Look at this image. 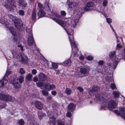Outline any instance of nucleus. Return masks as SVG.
Masks as SVG:
<instances>
[{"label":"nucleus","instance_id":"obj_45","mask_svg":"<svg viewBox=\"0 0 125 125\" xmlns=\"http://www.w3.org/2000/svg\"><path fill=\"white\" fill-rule=\"evenodd\" d=\"M77 89L81 92H82L83 91V89L81 87L78 86L77 87Z\"/></svg>","mask_w":125,"mask_h":125},{"label":"nucleus","instance_id":"obj_16","mask_svg":"<svg viewBox=\"0 0 125 125\" xmlns=\"http://www.w3.org/2000/svg\"><path fill=\"white\" fill-rule=\"evenodd\" d=\"M18 3L20 5L23 7H26L27 4L25 0H19Z\"/></svg>","mask_w":125,"mask_h":125},{"label":"nucleus","instance_id":"obj_27","mask_svg":"<svg viewBox=\"0 0 125 125\" xmlns=\"http://www.w3.org/2000/svg\"><path fill=\"white\" fill-rule=\"evenodd\" d=\"M94 5V4L93 2H90L87 3L86 6L90 8V7H93Z\"/></svg>","mask_w":125,"mask_h":125},{"label":"nucleus","instance_id":"obj_26","mask_svg":"<svg viewBox=\"0 0 125 125\" xmlns=\"http://www.w3.org/2000/svg\"><path fill=\"white\" fill-rule=\"evenodd\" d=\"M26 118L28 121L31 122V121L33 119V118L31 115H28L27 116Z\"/></svg>","mask_w":125,"mask_h":125},{"label":"nucleus","instance_id":"obj_12","mask_svg":"<svg viewBox=\"0 0 125 125\" xmlns=\"http://www.w3.org/2000/svg\"><path fill=\"white\" fill-rule=\"evenodd\" d=\"M38 77L39 80L42 81H44L47 79V76L45 74L40 73Z\"/></svg>","mask_w":125,"mask_h":125},{"label":"nucleus","instance_id":"obj_10","mask_svg":"<svg viewBox=\"0 0 125 125\" xmlns=\"http://www.w3.org/2000/svg\"><path fill=\"white\" fill-rule=\"evenodd\" d=\"M67 2L69 7L70 9L71 10H73L78 4V2H70V1L68 0L67 1Z\"/></svg>","mask_w":125,"mask_h":125},{"label":"nucleus","instance_id":"obj_55","mask_svg":"<svg viewBox=\"0 0 125 125\" xmlns=\"http://www.w3.org/2000/svg\"><path fill=\"white\" fill-rule=\"evenodd\" d=\"M37 72V71L35 69L33 70L32 71V73L33 74H35Z\"/></svg>","mask_w":125,"mask_h":125},{"label":"nucleus","instance_id":"obj_22","mask_svg":"<svg viewBox=\"0 0 125 125\" xmlns=\"http://www.w3.org/2000/svg\"><path fill=\"white\" fill-rule=\"evenodd\" d=\"M71 64V61L70 59H68V60L65 61L63 63V65L65 66H69Z\"/></svg>","mask_w":125,"mask_h":125},{"label":"nucleus","instance_id":"obj_43","mask_svg":"<svg viewBox=\"0 0 125 125\" xmlns=\"http://www.w3.org/2000/svg\"><path fill=\"white\" fill-rule=\"evenodd\" d=\"M106 19L107 22L109 24L112 21V19L110 18H106Z\"/></svg>","mask_w":125,"mask_h":125},{"label":"nucleus","instance_id":"obj_38","mask_svg":"<svg viewBox=\"0 0 125 125\" xmlns=\"http://www.w3.org/2000/svg\"><path fill=\"white\" fill-rule=\"evenodd\" d=\"M42 94L44 95H47L48 94V93L45 90H43L42 91Z\"/></svg>","mask_w":125,"mask_h":125},{"label":"nucleus","instance_id":"obj_44","mask_svg":"<svg viewBox=\"0 0 125 125\" xmlns=\"http://www.w3.org/2000/svg\"><path fill=\"white\" fill-rule=\"evenodd\" d=\"M121 55L123 56H124L125 55V49H124L121 51ZM124 60L125 61V58H123Z\"/></svg>","mask_w":125,"mask_h":125},{"label":"nucleus","instance_id":"obj_3","mask_svg":"<svg viewBox=\"0 0 125 125\" xmlns=\"http://www.w3.org/2000/svg\"><path fill=\"white\" fill-rule=\"evenodd\" d=\"M24 78V77L23 76H21L19 78H16L15 79H14L12 82V84L16 91H18V89L21 86L19 83H21L23 81Z\"/></svg>","mask_w":125,"mask_h":125},{"label":"nucleus","instance_id":"obj_23","mask_svg":"<svg viewBox=\"0 0 125 125\" xmlns=\"http://www.w3.org/2000/svg\"><path fill=\"white\" fill-rule=\"evenodd\" d=\"M50 85L49 83H46L44 84V87L45 88V90L48 91H50Z\"/></svg>","mask_w":125,"mask_h":125},{"label":"nucleus","instance_id":"obj_40","mask_svg":"<svg viewBox=\"0 0 125 125\" xmlns=\"http://www.w3.org/2000/svg\"><path fill=\"white\" fill-rule=\"evenodd\" d=\"M19 13L20 15L23 16L24 15V11L22 10H20L19 11Z\"/></svg>","mask_w":125,"mask_h":125},{"label":"nucleus","instance_id":"obj_24","mask_svg":"<svg viewBox=\"0 0 125 125\" xmlns=\"http://www.w3.org/2000/svg\"><path fill=\"white\" fill-rule=\"evenodd\" d=\"M32 76V75L31 73H29L26 76V79L29 81H31V80Z\"/></svg>","mask_w":125,"mask_h":125},{"label":"nucleus","instance_id":"obj_46","mask_svg":"<svg viewBox=\"0 0 125 125\" xmlns=\"http://www.w3.org/2000/svg\"><path fill=\"white\" fill-rule=\"evenodd\" d=\"M53 16H55L57 18H59L60 17V16L57 13H52Z\"/></svg>","mask_w":125,"mask_h":125},{"label":"nucleus","instance_id":"obj_58","mask_svg":"<svg viewBox=\"0 0 125 125\" xmlns=\"http://www.w3.org/2000/svg\"><path fill=\"white\" fill-rule=\"evenodd\" d=\"M108 82H112L113 81V80L111 77H109L108 78Z\"/></svg>","mask_w":125,"mask_h":125},{"label":"nucleus","instance_id":"obj_15","mask_svg":"<svg viewBox=\"0 0 125 125\" xmlns=\"http://www.w3.org/2000/svg\"><path fill=\"white\" fill-rule=\"evenodd\" d=\"M14 24L16 27L17 28L18 30L19 31L22 30V23L15 22Z\"/></svg>","mask_w":125,"mask_h":125},{"label":"nucleus","instance_id":"obj_29","mask_svg":"<svg viewBox=\"0 0 125 125\" xmlns=\"http://www.w3.org/2000/svg\"><path fill=\"white\" fill-rule=\"evenodd\" d=\"M71 93V89L68 88H67L65 90V93L68 95H70Z\"/></svg>","mask_w":125,"mask_h":125},{"label":"nucleus","instance_id":"obj_8","mask_svg":"<svg viewBox=\"0 0 125 125\" xmlns=\"http://www.w3.org/2000/svg\"><path fill=\"white\" fill-rule=\"evenodd\" d=\"M12 100L11 97L9 95L0 93V100L5 102L11 101Z\"/></svg>","mask_w":125,"mask_h":125},{"label":"nucleus","instance_id":"obj_47","mask_svg":"<svg viewBox=\"0 0 125 125\" xmlns=\"http://www.w3.org/2000/svg\"><path fill=\"white\" fill-rule=\"evenodd\" d=\"M61 13L62 16H65L66 14L65 11L63 10H62L61 11Z\"/></svg>","mask_w":125,"mask_h":125},{"label":"nucleus","instance_id":"obj_64","mask_svg":"<svg viewBox=\"0 0 125 125\" xmlns=\"http://www.w3.org/2000/svg\"><path fill=\"white\" fill-rule=\"evenodd\" d=\"M9 17H10V18L11 19H12V18H13V17L12 15H9Z\"/></svg>","mask_w":125,"mask_h":125},{"label":"nucleus","instance_id":"obj_19","mask_svg":"<svg viewBox=\"0 0 125 125\" xmlns=\"http://www.w3.org/2000/svg\"><path fill=\"white\" fill-rule=\"evenodd\" d=\"M8 82V81L3 79L0 80V87H3L5 85V84H6Z\"/></svg>","mask_w":125,"mask_h":125},{"label":"nucleus","instance_id":"obj_5","mask_svg":"<svg viewBox=\"0 0 125 125\" xmlns=\"http://www.w3.org/2000/svg\"><path fill=\"white\" fill-rule=\"evenodd\" d=\"M27 32L29 33V36L27 42L29 46H36V45L34 41L33 38L32 33V31L31 28L27 29Z\"/></svg>","mask_w":125,"mask_h":125},{"label":"nucleus","instance_id":"obj_31","mask_svg":"<svg viewBox=\"0 0 125 125\" xmlns=\"http://www.w3.org/2000/svg\"><path fill=\"white\" fill-rule=\"evenodd\" d=\"M58 125H65L64 123L61 120H58Z\"/></svg>","mask_w":125,"mask_h":125},{"label":"nucleus","instance_id":"obj_41","mask_svg":"<svg viewBox=\"0 0 125 125\" xmlns=\"http://www.w3.org/2000/svg\"><path fill=\"white\" fill-rule=\"evenodd\" d=\"M50 90H52L54 89L55 88V86L53 84H50Z\"/></svg>","mask_w":125,"mask_h":125},{"label":"nucleus","instance_id":"obj_52","mask_svg":"<svg viewBox=\"0 0 125 125\" xmlns=\"http://www.w3.org/2000/svg\"><path fill=\"white\" fill-rule=\"evenodd\" d=\"M104 63V61L103 60H101L99 61L98 62V64L100 65H102Z\"/></svg>","mask_w":125,"mask_h":125},{"label":"nucleus","instance_id":"obj_28","mask_svg":"<svg viewBox=\"0 0 125 125\" xmlns=\"http://www.w3.org/2000/svg\"><path fill=\"white\" fill-rule=\"evenodd\" d=\"M75 107L74 104L71 103L69 104L68 106V108L69 110L72 109Z\"/></svg>","mask_w":125,"mask_h":125},{"label":"nucleus","instance_id":"obj_13","mask_svg":"<svg viewBox=\"0 0 125 125\" xmlns=\"http://www.w3.org/2000/svg\"><path fill=\"white\" fill-rule=\"evenodd\" d=\"M14 30V28L12 27H10L9 28V30L10 31L11 33L14 36L13 39V41L14 42H17V37L16 35V33Z\"/></svg>","mask_w":125,"mask_h":125},{"label":"nucleus","instance_id":"obj_21","mask_svg":"<svg viewBox=\"0 0 125 125\" xmlns=\"http://www.w3.org/2000/svg\"><path fill=\"white\" fill-rule=\"evenodd\" d=\"M78 19H75L73 18L72 20V23L73 25V27H75L76 24L78 22Z\"/></svg>","mask_w":125,"mask_h":125},{"label":"nucleus","instance_id":"obj_4","mask_svg":"<svg viewBox=\"0 0 125 125\" xmlns=\"http://www.w3.org/2000/svg\"><path fill=\"white\" fill-rule=\"evenodd\" d=\"M2 4L8 10H12L13 7H15L16 5L15 1L12 0H5Z\"/></svg>","mask_w":125,"mask_h":125},{"label":"nucleus","instance_id":"obj_11","mask_svg":"<svg viewBox=\"0 0 125 125\" xmlns=\"http://www.w3.org/2000/svg\"><path fill=\"white\" fill-rule=\"evenodd\" d=\"M119 110L120 112H118V115H120L125 120V107H120Z\"/></svg>","mask_w":125,"mask_h":125},{"label":"nucleus","instance_id":"obj_30","mask_svg":"<svg viewBox=\"0 0 125 125\" xmlns=\"http://www.w3.org/2000/svg\"><path fill=\"white\" fill-rule=\"evenodd\" d=\"M52 66L53 69H55L57 68L58 67V65L55 63H52Z\"/></svg>","mask_w":125,"mask_h":125},{"label":"nucleus","instance_id":"obj_56","mask_svg":"<svg viewBox=\"0 0 125 125\" xmlns=\"http://www.w3.org/2000/svg\"><path fill=\"white\" fill-rule=\"evenodd\" d=\"M51 93L52 95L54 96L56 95L57 94V92L55 91H53Z\"/></svg>","mask_w":125,"mask_h":125},{"label":"nucleus","instance_id":"obj_33","mask_svg":"<svg viewBox=\"0 0 125 125\" xmlns=\"http://www.w3.org/2000/svg\"><path fill=\"white\" fill-rule=\"evenodd\" d=\"M25 123L24 120L22 119L20 120L19 121V123L20 125H23Z\"/></svg>","mask_w":125,"mask_h":125},{"label":"nucleus","instance_id":"obj_50","mask_svg":"<svg viewBox=\"0 0 125 125\" xmlns=\"http://www.w3.org/2000/svg\"><path fill=\"white\" fill-rule=\"evenodd\" d=\"M108 2L106 0H104L103 2V5L104 6H106L108 3Z\"/></svg>","mask_w":125,"mask_h":125},{"label":"nucleus","instance_id":"obj_60","mask_svg":"<svg viewBox=\"0 0 125 125\" xmlns=\"http://www.w3.org/2000/svg\"><path fill=\"white\" fill-rule=\"evenodd\" d=\"M38 115L39 117V119L41 120V119L42 118V115H39V114H38Z\"/></svg>","mask_w":125,"mask_h":125},{"label":"nucleus","instance_id":"obj_53","mask_svg":"<svg viewBox=\"0 0 125 125\" xmlns=\"http://www.w3.org/2000/svg\"><path fill=\"white\" fill-rule=\"evenodd\" d=\"M52 97L51 96H49L47 98V100L48 101H49L52 100Z\"/></svg>","mask_w":125,"mask_h":125},{"label":"nucleus","instance_id":"obj_37","mask_svg":"<svg viewBox=\"0 0 125 125\" xmlns=\"http://www.w3.org/2000/svg\"><path fill=\"white\" fill-rule=\"evenodd\" d=\"M110 87L112 89L114 90L116 88L115 85L114 83H112L110 85Z\"/></svg>","mask_w":125,"mask_h":125},{"label":"nucleus","instance_id":"obj_48","mask_svg":"<svg viewBox=\"0 0 125 125\" xmlns=\"http://www.w3.org/2000/svg\"><path fill=\"white\" fill-rule=\"evenodd\" d=\"M87 58L88 60L89 61H91L93 60V58L92 56L89 55L87 57Z\"/></svg>","mask_w":125,"mask_h":125},{"label":"nucleus","instance_id":"obj_39","mask_svg":"<svg viewBox=\"0 0 125 125\" xmlns=\"http://www.w3.org/2000/svg\"><path fill=\"white\" fill-rule=\"evenodd\" d=\"M83 9L85 11H88L89 10H92V9H91L90 8H89L87 6L83 7Z\"/></svg>","mask_w":125,"mask_h":125},{"label":"nucleus","instance_id":"obj_32","mask_svg":"<svg viewBox=\"0 0 125 125\" xmlns=\"http://www.w3.org/2000/svg\"><path fill=\"white\" fill-rule=\"evenodd\" d=\"M33 53L35 54H36L38 52H39L38 49L37 47H34V49H33Z\"/></svg>","mask_w":125,"mask_h":125},{"label":"nucleus","instance_id":"obj_57","mask_svg":"<svg viewBox=\"0 0 125 125\" xmlns=\"http://www.w3.org/2000/svg\"><path fill=\"white\" fill-rule=\"evenodd\" d=\"M110 26L112 28V29L113 31L114 32L115 34V36H116V39H117V36L116 34V33L115 32L113 28L112 27V26L111 25V24H110Z\"/></svg>","mask_w":125,"mask_h":125},{"label":"nucleus","instance_id":"obj_20","mask_svg":"<svg viewBox=\"0 0 125 125\" xmlns=\"http://www.w3.org/2000/svg\"><path fill=\"white\" fill-rule=\"evenodd\" d=\"M31 16L32 20H36V13L35 9H34L32 10Z\"/></svg>","mask_w":125,"mask_h":125},{"label":"nucleus","instance_id":"obj_63","mask_svg":"<svg viewBox=\"0 0 125 125\" xmlns=\"http://www.w3.org/2000/svg\"><path fill=\"white\" fill-rule=\"evenodd\" d=\"M104 108H105V107L104 106L102 105V106H101V107H100V110H102L103 109H104Z\"/></svg>","mask_w":125,"mask_h":125},{"label":"nucleus","instance_id":"obj_1","mask_svg":"<svg viewBox=\"0 0 125 125\" xmlns=\"http://www.w3.org/2000/svg\"><path fill=\"white\" fill-rule=\"evenodd\" d=\"M51 18L63 27L64 29L66 30L69 36V38L71 45H73V47H77L78 45V43L76 42H75L74 41L73 35L70 34V33L68 32L67 29L65 28V26H66V23L65 21L57 19L54 17L53 18V17H52Z\"/></svg>","mask_w":125,"mask_h":125},{"label":"nucleus","instance_id":"obj_49","mask_svg":"<svg viewBox=\"0 0 125 125\" xmlns=\"http://www.w3.org/2000/svg\"><path fill=\"white\" fill-rule=\"evenodd\" d=\"M113 64L114 65L113 66V69H115L116 68L117 65V61L115 62H114Z\"/></svg>","mask_w":125,"mask_h":125},{"label":"nucleus","instance_id":"obj_61","mask_svg":"<svg viewBox=\"0 0 125 125\" xmlns=\"http://www.w3.org/2000/svg\"><path fill=\"white\" fill-rule=\"evenodd\" d=\"M10 73L11 72L10 71L7 72L5 74V75L7 76V75H9Z\"/></svg>","mask_w":125,"mask_h":125},{"label":"nucleus","instance_id":"obj_18","mask_svg":"<svg viewBox=\"0 0 125 125\" xmlns=\"http://www.w3.org/2000/svg\"><path fill=\"white\" fill-rule=\"evenodd\" d=\"M56 118L54 116H52L50 118V124L52 125H56Z\"/></svg>","mask_w":125,"mask_h":125},{"label":"nucleus","instance_id":"obj_62","mask_svg":"<svg viewBox=\"0 0 125 125\" xmlns=\"http://www.w3.org/2000/svg\"><path fill=\"white\" fill-rule=\"evenodd\" d=\"M79 59L81 60H83L84 59V57L82 56H80L79 57Z\"/></svg>","mask_w":125,"mask_h":125},{"label":"nucleus","instance_id":"obj_54","mask_svg":"<svg viewBox=\"0 0 125 125\" xmlns=\"http://www.w3.org/2000/svg\"><path fill=\"white\" fill-rule=\"evenodd\" d=\"M71 114L70 112H68L66 114V116L67 117H70L71 116Z\"/></svg>","mask_w":125,"mask_h":125},{"label":"nucleus","instance_id":"obj_17","mask_svg":"<svg viewBox=\"0 0 125 125\" xmlns=\"http://www.w3.org/2000/svg\"><path fill=\"white\" fill-rule=\"evenodd\" d=\"M45 13L43 10H39L38 13V15L39 18L38 19L44 16Z\"/></svg>","mask_w":125,"mask_h":125},{"label":"nucleus","instance_id":"obj_25","mask_svg":"<svg viewBox=\"0 0 125 125\" xmlns=\"http://www.w3.org/2000/svg\"><path fill=\"white\" fill-rule=\"evenodd\" d=\"M43 8V5L40 3L38 2V4L37 9L39 10H42Z\"/></svg>","mask_w":125,"mask_h":125},{"label":"nucleus","instance_id":"obj_42","mask_svg":"<svg viewBox=\"0 0 125 125\" xmlns=\"http://www.w3.org/2000/svg\"><path fill=\"white\" fill-rule=\"evenodd\" d=\"M19 72L21 73V74H22L25 73V71L24 70L23 68H21L20 69Z\"/></svg>","mask_w":125,"mask_h":125},{"label":"nucleus","instance_id":"obj_2","mask_svg":"<svg viewBox=\"0 0 125 125\" xmlns=\"http://www.w3.org/2000/svg\"><path fill=\"white\" fill-rule=\"evenodd\" d=\"M98 101H101V103L105 105L106 107L108 108L109 110H111L115 108L117 106V104L115 101L112 100H110L109 102L105 103L106 99L103 97L96 96Z\"/></svg>","mask_w":125,"mask_h":125},{"label":"nucleus","instance_id":"obj_59","mask_svg":"<svg viewBox=\"0 0 125 125\" xmlns=\"http://www.w3.org/2000/svg\"><path fill=\"white\" fill-rule=\"evenodd\" d=\"M38 78L36 77H35L33 78V81L35 82H36L38 81Z\"/></svg>","mask_w":125,"mask_h":125},{"label":"nucleus","instance_id":"obj_7","mask_svg":"<svg viewBox=\"0 0 125 125\" xmlns=\"http://www.w3.org/2000/svg\"><path fill=\"white\" fill-rule=\"evenodd\" d=\"M88 69L85 67H82L80 69V72H76V73L78 75L79 77H82L87 76L88 74Z\"/></svg>","mask_w":125,"mask_h":125},{"label":"nucleus","instance_id":"obj_36","mask_svg":"<svg viewBox=\"0 0 125 125\" xmlns=\"http://www.w3.org/2000/svg\"><path fill=\"white\" fill-rule=\"evenodd\" d=\"M92 89L94 91L96 92L99 90V88L97 86H94L92 87Z\"/></svg>","mask_w":125,"mask_h":125},{"label":"nucleus","instance_id":"obj_9","mask_svg":"<svg viewBox=\"0 0 125 125\" xmlns=\"http://www.w3.org/2000/svg\"><path fill=\"white\" fill-rule=\"evenodd\" d=\"M116 53V51H113L110 52L109 54V58L114 62L117 61V60Z\"/></svg>","mask_w":125,"mask_h":125},{"label":"nucleus","instance_id":"obj_6","mask_svg":"<svg viewBox=\"0 0 125 125\" xmlns=\"http://www.w3.org/2000/svg\"><path fill=\"white\" fill-rule=\"evenodd\" d=\"M17 60L22 63L27 64L28 61V58L27 56L23 53H20L16 56Z\"/></svg>","mask_w":125,"mask_h":125},{"label":"nucleus","instance_id":"obj_34","mask_svg":"<svg viewBox=\"0 0 125 125\" xmlns=\"http://www.w3.org/2000/svg\"><path fill=\"white\" fill-rule=\"evenodd\" d=\"M11 51L13 57L18 52V50L16 51L15 50H13L12 51Z\"/></svg>","mask_w":125,"mask_h":125},{"label":"nucleus","instance_id":"obj_14","mask_svg":"<svg viewBox=\"0 0 125 125\" xmlns=\"http://www.w3.org/2000/svg\"><path fill=\"white\" fill-rule=\"evenodd\" d=\"M35 107L39 110H41L43 107V104L40 101H36L34 103Z\"/></svg>","mask_w":125,"mask_h":125},{"label":"nucleus","instance_id":"obj_51","mask_svg":"<svg viewBox=\"0 0 125 125\" xmlns=\"http://www.w3.org/2000/svg\"><path fill=\"white\" fill-rule=\"evenodd\" d=\"M113 94L115 97H117V92L116 91H113Z\"/></svg>","mask_w":125,"mask_h":125},{"label":"nucleus","instance_id":"obj_35","mask_svg":"<svg viewBox=\"0 0 125 125\" xmlns=\"http://www.w3.org/2000/svg\"><path fill=\"white\" fill-rule=\"evenodd\" d=\"M36 84L37 86L39 87H42L43 85V83L41 82H38Z\"/></svg>","mask_w":125,"mask_h":125}]
</instances>
